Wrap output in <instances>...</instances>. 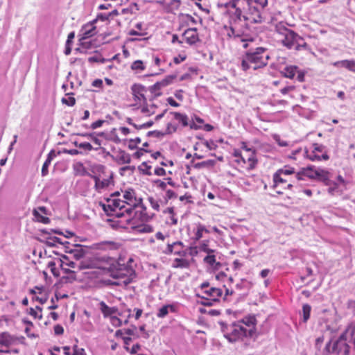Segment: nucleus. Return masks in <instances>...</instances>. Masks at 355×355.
Masks as SVG:
<instances>
[{"instance_id": "obj_27", "label": "nucleus", "mask_w": 355, "mask_h": 355, "mask_svg": "<svg viewBox=\"0 0 355 355\" xmlns=\"http://www.w3.org/2000/svg\"><path fill=\"white\" fill-rule=\"evenodd\" d=\"M257 320L254 316L250 315L243 318L241 320L239 321L238 323L245 325L248 328L247 330H252V336L255 333V325Z\"/></svg>"}, {"instance_id": "obj_12", "label": "nucleus", "mask_w": 355, "mask_h": 355, "mask_svg": "<svg viewBox=\"0 0 355 355\" xmlns=\"http://www.w3.org/2000/svg\"><path fill=\"white\" fill-rule=\"evenodd\" d=\"M306 155L312 162L327 161L329 159L326 147L317 143L313 144L310 150H306Z\"/></svg>"}, {"instance_id": "obj_30", "label": "nucleus", "mask_w": 355, "mask_h": 355, "mask_svg": "<svg viewBox=\"0 0 355 355\" xmlns=\"http://www.w3.org/2000/svg\"><path fill=\"white\" fill-rule=\"evenodd\" d=\"M97 268V262L92 259H85L78 263V270L96 269Z\"/></svg>"}, {"instance_id": "obj_40", "label": "nucleus", "mask_w": 355, "mask_h": 355, "mask_svg": "<svg viewBox=\"0 0 355 355\" xmlns=\"http://www.w3.org/2000/svg\"><path fill=\"white\" fill-rule=\"evenodd\" d=\"M78 280V277L76 276V272L73 271L72 272L67 273L63 275L61 278V281L64 284H72Z\"/></svg>"}, {"instance_id": "obj_46", "label": "nucleus", "mask_w": 355, "mask_h": 355, "mask_svg": "<svg viewBox=\"0 0 355 355\" xmlns=\"http://www.w3.org/2000/svg\"><path fill=\"white\" fill-rule=\"evenodd\" d=\"M58 262L62 266L70 267L72 269H78V263L69 260L66 256L63 257V260L59 259Z\"/></svg>"}, {"instance_id": "obj_36", "label": "nucleus", "mask_w": 355, "mask_h": 355, "mask_svg": "<svg viewBox=\"0 0 355 355\" xmlns=\"http://www.w3.org/2000/svg\"><path fill=\"white\" fill-rule=\"evenodd\" d=\"M171 114L173 116L174 119L182 126L186 127L189 125V118L186 114L178 112H172Z\"/></svg>"}, {"instance_id": "obj_10", "label": "nucleus", "mask_w": 355, "mask_h": 355, "mask_svg": "<svg viewBox=\"0 0 355 355\" xmlns=\"http://www.w3.org/2000/svg\"><path fill=\"white\" fill-rule=\"evenodd\" d=\"M230 342H236L243 337L252 336V330H247L244 325L239 323H234L230 327V331L225 336Z\"/></svg>"}, {"instance_id": "obj_13", "label": "nucleus", "mask_w": 355, "mask_h": 355, "mask_svg": "<svg viewBox=\"0 0 355 355\" xmlns=\"http://www.w3.org/2000/svg\"><path fill=\"white\" fill-rule=\"evenodd\" d=\"M121 198L127 205L128 209H130L132 211L142 202V199L137 196L136 191L132 189L121 191Z\"/></svg>"}, {"instance_id": "obj_17", "label": "nucleus", "mask_w": 355, "mask_h": 355, "mask_svg": "<svg viewBox=\"0 0 355 355\" xmlns=\"http://www.w3.org/2000/svg\"><path fill=\"white\" fill-rule=\"evenodd\" d=\"M137 207H138L139 209L135 212L133 217H132V214H130V220H127V222H130V220H135V222H148L154 217L155 214L149 213L147 210V207L142 203V202Z\"/></svg>"}, {"instance_id": "obj_42", "label": "nucleus", "mask_w": 355, "mask_h": 355, "mask_svg": "<svg viewBox=\"0 0 355 355\" xmlns=\"http://www.w3.org/2000/svg\"><path fill=\"white\" fill-rule=\"evenodd\" d=\"M53 151H51L50 153H49L46 159L45 160L44 163L43 164L42 168V175L46 176L49 173V166L52 161L53 156L55 155L53 154Z\"/></svg>"}, {"instance_id": "obj_15", "label": "nucleus", "mask_w": 355, "mask_h": 355, "mask_svg": "<svg viewBox=\"0 0 355 355\" xmlns=\"http://www.w3.org/2000/svg\"><path fill=\"white\" fill-rule=\"evenodd\" d=\"M159 107L153 102H149L145 105H141L137 108V112H139L144 116H150L156 114L155 120L157 121L163 117L166 112V110L158 113Z\"/></svg>"}, {"instance_id": "obj_29", "label": "nucleus", "mask_w": 355, "mask_h": 355, "mask_svg": "<svg viewBox=\"0 0 355 355\" xmlns=\"http://www.w3.org/2000/svg\"><path fill=\"white\" fill-rule=\"evenodd\" d=\"M40 211L42 214H46V208L44 207H40L37 208V209L33 210V214L36 220L44 224H48L50 222V219L48 217L41 214Z\"/></svg>"}, {"instance_id": "obj_5", "label": "nucleus", "mask_w": 355, "mask_h": 355, "mask_svg": "<svg viewBox=\"0 0 355 355\" xmlns=\"http://www.w3.org/2000/svg\"><path fill=\"white\" fill-rule=\"evenodd\" d=\"M132 262L133 259L130 258L126 265L119 262L117 263L116 270L112 275L114 278L118 279L117 282L114 283L115 285L126 286L132 282L136 276L135 270L132 266Z\"/></svg>"}, {"instance_id": "obj_57", "label": "nucleus", "mask_w": 355, "mask_h": 355, "mask_svg": "<svg viewBox=\"0 0 355 355\" xmlns=\"http://www.w3.org/2000/svg\"><path fill=\"white\" fill-rule=\"evenodd\" d=\"M56 243H62L60 241V239L58 237H50L48 238L46 241V245L49 246H54Z\"/></svg>"}, {"instance_id": "obj_52", "label": "nucleus", "mask_w": 355, "mask_h": 355, "mask_svg": "<svg viewBox=\"0 0 355 355\" xmlns=\"http://www.w3.org/2000/svg\"><path fill=\"white\" fill-rule=\"evenodd\" d=\"M350 336V340L355 347V324L349 326L345 330Z\"/></svg>"}, {"instance_id": "obj_35", "label": "nucleus", "mask_w": 355, "mask_h": 355, "mask_svg": "<svg viewBox=\"0 0 355 355\" xmlns=\"http://www.w3.org/2000/svg\"><path fill=\"white\" fill-rule=\"evenodd\" d=\"M116 160L119 164H129L131 162V157L125 151L120 150L116 156Z\"/></svg>"}, {"instance_id": "obj_22", "label": "nucleus", "mask_w": 355, "mask_h": 355, "mask_svg": "<svg viewBox=\"0 0 355 355\" xmlns=\"http://www.w3.org/2000/svg\"><path fill=\"white\" fill-rule=\"evenodd\" d=\"M94 246L96 250L108 251L116 250L121 247V245L112 241H105L95 243Z\"/></svg>"}, {"instance_id": "obj_23", "label": "nucleus", "mask_w": 355, "mask_h": 355, "mask_svg": "<svg viewBox=\"0 0 355 355\" xmlns=\"http://www.w3.org/2000/svg\"><path fill=\"white\" fill-rule=\"evenodd\" d=\"M177 78L176 75H169L166 76L164 79L162 80L155 83L152 87L151 90L153 92H157L158 91H160L164 87H167L170 84H171L173 80Z\"/></svg>"}, {"instance_id": "obj_2", "label": "nucleus", "mask_w": 355, "mask_h": 355, "mask_svg": "<svg viewBox=\"0 0 355 355\" xmlns=\"http://www.w3.org/2000/svg\"><path fill=\"white\" fill-rule=\"evenodd\" d=\"M101 206L107 216L119 218L118 222L121 223L122 227H125L127 220H130V214L132 211L128 209L119 192L112 193L105 202L101 204Z\"/></svg>"}, {"instance_id": "obj_44", "label": "nucleus", "mask_w": 355, "mask_h": 355, "mask_svg": "<svg viewBox=\"0 0 355 355\" xmlns=\"http://www.w3.org/2000/svg\"><path fill=\"white\" fill-rule=\"evenodd\" d=\"M169 309L171 310V312H174L175 311V309H174V306L173 305H165V306H163L162 307H161L159 309V311H158V312L157 313V316L158 318H164L166 315H168Z\"/></svg>"}, {"instance_id": "obj_25", "label": "nucleus", "mask_w": 355, "mask_h": 355, "mask_svg": "<svg viewBox=\"0 0 355 355\" xmlns=\"http://www.w3.org/2000/svg\"><path fill=\"white\" fill-rule=\"evenodd\" d=\"M19 338L10 335L7 332H3L0 335V345L9 347L18 341Z\"/></svg>"}, {"instance_id": "obj_41", "label": "nucleus", "mask_w": 355, "mask_h": 355, "mask_svg": "<svg viewBox=\"0 0 355 355\" xmlns=\"http://www.w3.org/2000/svg\"><path fill=\"white\" fill-rule=\"evenodd\" d=\"M70 254H72L73 257L76 260H80L85 254V250L83 248L82 246H77L76 248L70 250Z\"/></svg>"}, {"instance_id": "obj_6", "label": "nucleus", "mask_w": 355, "mask_h": 355, "mask_svg": "<svg viewBox=\"0 0 355 355\" xmlns=\"http://www.w3.org/2000/svg\"><path fill=\"white\" fill-rule=\"evenodd\" d=\"M232 155L237 166L244 171H249L253 170L258 163L256 151L241 152L238 149H235Z\"/></svg>"}, {"instance_id": "obj_54", "label": "nucleus", "mask_w": 355, "mask_h": 355, "mask_svg": "<svg viewBox=\"0 0 355 355\" xmlns=\"http://www.w3.org/2000/svg\"><path fill=\"white\" fill-rule=\"evenodd\" d=\"M74 168L76 171L80 175H85L87 173L86 168H85L84 165L80 162L77 163L75 165Z\"/></svg>"}, {"instance_id": "obj_4", "label": "nucleus", "mask_w": 355, "mask_h": 355, "mask_svg": "<svg viewBox=\"0 0 355 355\" xmlns=\"http://www.w3.org/2000/svg\"><path fill=\"white\" fill-rule=\"evenodd\" d=\"M275 33L277 42L288 49H294L296 51H301L308 46L302 37L286 27L282 23L276 25Z\"/></svg>"}, {"instance_id": "obj_58", "label": "nucleus", "mask_w": 355, "mask_h": 355, "mask_svg": "<svg viewBox=\"0 0 355 355\" xmlns=\"http://www.w3.org/2000/svg\"><path fill=\"white\" fill-rule=\"evenodd\" d=\"M202 144L209 150H215L217 148V145L213 140H205L202 142Z\"/></svg>"}, {"instance_id": "obj_59", "label": "nucleus", "mask_w": 355, "mask_h": 355, "mask_svg": "<svg viewBox=\"0 0 355 355\" xmlns=\"http://www.w3.org/2000/svg\"><path fill=\"white\" fill-rule=\"evenodd\" d=\"M33 300L39 302L40 304H43L46 302L48 297L46 295V293H42V295H40V296H35L33 297Z\"/></svg>"}, {"instance_id": "obj_60", "label": "nucleus", "mask_w": 355, "mask_h": 355, "mask_svg": "<svg viewBox=\"0 0 355 355\" xmlns=\"http://www.w3.org/2000/svg\"><path fill=\"white\" fill-rule=\"evenodd\" d=\"M178 127L175 124L172 123H168L166 126V134H173L177 131Z\"/></svg>"}, {"instance_id": "obj_38", "label": "nucleus", "mask_w": 355, "mask_h": 355, "mask_svg": "<svg viewBox=\"0 0 355 355\" xmlns=\"http://www.w3.org/2000/svg\"><path fill=\"white\" fill-rule=\"evenodd\" d=\"M146 64L141 60L134 61L130 65V69L135 73H141L146 69Z\"/></svg>"}, {"instance_id": "obj_11", "label": "nucleus", "mask_w": 355, "mask_h": 355, "mask_svg": "<svg viewBox=\"0 0 355 355\" xmlns=\"http://www.w3.org/2000/svg\"><path fill=\"white\" fill-rule=\"evenodd\" d=\"M328 174V171L324 169H315L313 166H308L306 168H302L300 171L297 172L295 175V178L297 180H304V178L306 177L312 180H325L327 178Z\"/></svg>"}, {"instance_id": "obj_53", "label": "nucleus", "mask_w": 355, "mask_h": 355, "mask_svg": "<svg viewBox=\"0 0 355 355\" xmlns=\"http://www.w3.org/2000/svg\"><path fill=\"white\" fill-rule=\"evenodd\" d=\"M148 201L150 203V207L156 211H159V201L155 199L153 197L150 196L148 198Z\"/></svg>"}, {"instance_id": "obj_37", "label": "nucleus", "mask_w": 355, "mask_h": 355, "mask_svg": "<svg viewBox=\"0 0 355 355\" xmlns=\"http://www.w3.org/2000/svg\"><path fill=\"white\" fill-rule=\"evenodd\" d=\"M100 309L105 317L110 316L116 312L115 307L108 306L104 302H100Z\"/></svg>"}, {"instance_id": "obj_62", "label": "nucleus", "mask_w": 355, "mask_h": 355, "mask_svg": "<svg viewBox=\"0 0 355 355\" xmlns=\"http://www.w3.org/2000/svg\"><path fill=\"white\" fill-rule=\"evenodd\" d=\"M153 173L157 176H165L166 175L165 169H164L162 167L159 166L153 169Z\"/></svg>"}, {"instance_id": "obj_26", "label": "nucleus", "mask_w": 355, "mask_h": 355, "mask_svg": "<svg viewBox=\"0 0 355 355\" xmlns=\"http://www.w3.org/2000/svg\"><path fill=\"white\" fill-rule=\"evenodd\" d=\"M332 65L336 67H344L350 71L355 73V60H344L336 61L332 63Z\"/></svg>"}, {"instance_id": "obj_51", "label": "nucleus", "mask_w": 355, "mask_h": 355, "mask_svg": "<svg viewBox=\"0 0 355 355\" xmlns=\"http://www.w3.org/2000/svg\"><path fill=\"white\" fill-rule=\"evenodd\" d=\"M311 307L310 305L306 304L303 305L302 311H303V320L304 322H306L309 318L311 314Z\"/></svg>"}, {"instance_id": "obj_45", "label": "nucleus", "mask_w": 355, "mask_h": 355, "mask_svg": "<svg viewBox=\"0 0 355 355\" xmlns=\"http://www.w3.org/2000/svg\"><path fill=\"white\" fill-rule=\"evenodd\" d=\"M78 135L90 138L93 143L96 146V147H93L94 150H98L101 148V141L94 134H78Z\"/></svg>"}, {"instance_id": "obj_55", "label": "nucleus", "mask_w": 355, "mask_h": 355, "mask_svg": "<svg viewBox=\"0 0 355 355\" xmlns=\"http://www.w3.org/2000/svg\"><path fill=\"white\" fill-rule=\"evenodd\" d=\"M61 101L63 104H65L68 106H73L76 103V99L73 96H67L62 98Z\"/></svg>"}, {"instance_id": "obj_56", "label": "nucleus", "mask_w": 355, "mask_h": 355, "mask_svg": "<svg viewBox=\"0 0 355 355\" xmlns=\"http://www.w3.org/2000/svg\"><path fill=\"white\" fill-rule=\"evenodd\" d=\"M30 293L33 295L39 294L42 295V293H45V288L43 286H36L30 290Z\"/></svg>"}, {"instance_id": "obj_47", "label": "nucleus", "mask_w": 355, "mask_h": 355, "mask_svg": "<svg viewBox=\"0 0 355 355\" xmlns=\"http://www.w3.org/2000/svg\"><path fill=\"white\" fill-rule=\"evenodd\" d=\"M47 268L50 270L53 276L58 277L60 276V270L57 267V263L55 261H50L47 264Z\"/></svg>"}, {"instance_id": "obj_49", "label": "nucleus", "mask_w": 355, "mask_h": 355, "mask_svg": "<svg viewBox=\"0 0 355 355\" xmlns=\"http://www.w3.org/2000/svg\"><path fill=\"white\" fill-rule=\"evenodd\" d=\"M199 248L201 251L207 254H213L215 252V250L209 248V241H202L199 245Z\"/></svg>"}, {"instance_id": "obj_24", "label": "nucleus", "mask_w": 355, "mask_h": 355, "mask_svg": "<svg viewBox=\"0 0 355 355\" xmlns=\"http://www.w3.org/2000/svg\"><path fill=\"white\" fill-rule=\"evenodd\" d=\"M191 261L186 257H177L173 259L171 267L173 268L188 269L191 266Z\"/></svg>"}, {"instance_id": "obj_20", "label": "nucleus", "mask_w": 355, "mask_h": 355, "mask_svg": "<svg viewBox=\"0 0 355 355\" xmlns=\"http://www.w3.org/2000/svg\"><path fill=\"white\" fill-rule=\"evenodd\" d=\"M281 73L284 77L289 79H293L295 76L297 74V80L299 82L304 81L305 72L302 70H299L298 67L295 65L286 66L281 71Z\"/></svg>"}, {"instance_id": "obj_48", "label": "nucleus", "mask_w": 355, "mask_h": 355, "mask_svg": "<svg viewBox=\"0 0 355 355\" xmlns=\"http://www.w3.org/2000/svg\"><path fill=\"white\" fill-rule=\"evenodd\" d=\"M73 144L76 147L80 149H83L85 152H89L94 150L93 146L88 142L79 143L78 141H75Z\"/></svg>"}, {"instance_id": "obj_16", "label": "nucleus", "mask_w": 355, "mask_h": 355, "mask_svg": "<svg viewBox=\"0 0 355 355\" xmlns=\"http://www.w3.org/2000/svg\"><path fill=\"white\" fill-rule=\"evenodd\" d=\"M131 94L136 105L144 103L146 101L147 89L141 84L135 83L131 87Z\"/></svg>"}, {"instance_id": "obj_31", "label": "nucleus", "mask_w": 355, "mask_h": 355, "mask_svg": "<svg viewBox=\"0 0 355 355\" xmlns=\"http://www.w3.org/2000/svg\"><path fill=\"white\" fill-rule=\"evenodd\" d=\"M94 22H91L85 25L82 28V39H87L96 35V26H94Z\"/></svg>"}, {"instance_id": "obj_28", "label": "nucleus", "mask_w": 355, "mask_h": 355, "mask_svg": "<svg viewBox=\"0 0 355 355\" xmlns=\"http://www.w3.org/2000/svg\"><path fill=\"white\" fill-rule=\"evenodd\" d=\"M164 214H167L166 223L169 225H176L178 224V218L175 213L173 207H167L163 211Z\"/></svg>"}, {"instance_id": "obj_63", "label": "nucleus", "mask_w": 355, "mask_h": 355, "mask_svg": "<svg viewBox=\"0 0 355 355\" xmlns=\"http://www.w3.org/2000/svg\"><path fill=\"white\" fill-rule=\"evenodd\" d=\"M72 355H86V354L84 349L79 348L77 345H74Z\"/></svg>"}, {"instance_id": "obj_21", "label": "nucleus", "mask_w": 355, "mask_h": 355, "mask_svg": "<svg viewBox=\"0 0 355 355\" xmlns=\"http://www.w3.org/2000/svg\"><path fill=\"white\" fill-rule=\"evenodd\" d=\"M183 42L189 45L195 44L199 40L198 31L196 28L187 29L182 35Z\"/></svg>"}, {"instance_id": "obj_43", "label": "nucleus", "mask_w": 355, "mask_h": 355, "mask_svg": "<svg viewBox=\"0 0 355 355\" xmlns=\"http://www.w3.org/2000/svg\"><path fill=\"white\" fill-rule=\"evenodd\" d=\"M42 309L39 306H37L35 309L31 307L27 310V313L30 315H31L35 319L38 318L39 320L42 318Z\"/></svg>"}, {"instance_id": "obj_33", "label": "nucleus", "mask_w": 355, "mask_h": 355, "mask_svg": "<svg viewBox=\"0 0 355 355\" xmlns=\"http://www.w3.org/2000/svg\"><path fill=\"white\" fill-rule=\"evenodd\" d=\"M209 230L207 229L205 225L201 223H198L196 225L193 240L198 241L202 238L204 233L209 234Z\"/></svg>"}, {"instance_id": "obj_7", "label": "nucleus", "mask_w": 355, "mask_h": 355, "mask_svg": "<svg viewBox=\"0 0 355 355\" xmlns=\"http://www.w3.org/2000/svg\"><path fill=\"white\" fill-rule=\"evenodd\" d=\"M96 168L98 173L92 175V178L95 182L96 190L101 192L114 184L113 173L103 165H98Z\"/></svg>"}, {"instance_id": "obj_9", "label": "nucleus", "mask_w": 355, "mask_h": 355, "mask_svg": "<svg viewBox=\"0 0 355 355\" xmlns=\"http://www.w3.org/2000/svg\"><path fill=\"white\" fill-rule=\"evenodd\" d=\"M350 338L349 335L345 331L339 338L333 343L331 350V342L326 345V349L329 352L335 353L337 355H348L349 352V346L347 343V340Z\"/></svg>"}, {"instance_id": "obj_34", "label": "nucleus", "mask_w": 355, "mask_h": 355, "mask_svg": "<svg viewBox=\"0 0 355 355\" xmlns=\"http://www.w3.org/2000/svg\"><path fill=\"white\" fill-rule=\"evenodd\" d=\"M203 261L205 263L211 266L215 270L219 269V268L221 266V263L220 262L216 261L214 253L207 254V255L204 258Z\"/></svg>"}, {"instance_id": "obj_3", "label": "nucleus", "mask_w": 355, "mask_h": 355, "mask_svg": "<svg viewBox=\"0 0 355 355\" xmlns=\"http://www.w3.org/2000/svg\"><path fill=\"white\" fill-rule=\"evenodd\" d=\"M269 58L266 48L257 47L254 51L246 52L241 58V68L245 72L262 69L268 64Z\"/></svg>"}, {"instance_id": "obj_64", "label": "nucleus", "mask_w": 355, "mask_h": 355, "mask_svg": "<svg viewBox=\"0 0 355 355\" xmlns=\"http://www.w3.org/2000/svg\"><path fill=\"white\" fill-rule=\"evenodd\" d=\"M175 198H177V194L174 191L168 189L166 191L165 199L166 201Z\"/></svg>"}, {"instance_id": "obj_8", "label": "nucleus", "mask_w": 355, "mask_h": 355, "mask_svg": "<svg viewBox=\"0 0 355 355\" xmlns=\"http://www.w3.org/2000/svg\"><path fill=\"white\" fill-rule=\"evenodd\" d=\"M200 288L207 299H210L214 302H218L220 298H223L224 301H228L229 297L234 294L233 290L227 288H225V292L223 294L222 288L211 286L208 282H203L200 285Z\"/></svg>"}, {"instance_id": "obj_18", "label": "nucleus", "mask_w": 355, "mask_h": 355, "mask_svg": "<svg viewBox=\"0 0 355 355\" xmlns=\"http://www.w3.org/2000/svg\"><path fill=\"white\" fill-rule=\"evenodd\" d=\"M164 252L167 254H173L180 257H186L188 254L187 249L182 241L168 243Z\"/></svg>"}, {"instance_id": "obj_50", "label": "nucleus", "mask_w": 355, "mask_h": 355, "mask_svg": "<svg viewBox=\"0 0 355 355\" xmlns=\"http://www.w3.org/2000/svg\"><path fill=\"white\" fill-rule=\"evenodd\" d=\"M140 171L145 175H151L153 174V168L151 166L144 162L139 166Z\"/></svg>"}, {"instance_id": "obj_32", "label": "nucleus", "mask_w": 355, "mask_h": 355, "mask_svg": "<svg viewBox=\"0 0 355 355\" xmlns=\"http://www.w3.org/2000/svg\"><path fill=\"white\" fill-rule=\"evenodd\" d=\"M192 166L196 169L200 168H211L216 164V162L214 159H208L201 162L196 163L193 159L191 161Z\"/></svg>"}, {"instance_id": "obj_39", "label": "nucleus", "mask_w": 355, "mask_h": 355, "mask_svg": "<svg viewBox=\"0 0 355 355\" xmlns=\"http://www.w3.org/2000/svg\"><path fill=\"white\" fill-rule=\"evenodd\" d=\"M275 173L283 177L293 174L295 175L297 173V172H295V168L290 166H285L282 168H279Z\"/></svg>"}, {"instance_id": "obj_1", "label": "nucleus", "mask_w": 355, "mask_h": 355, "mask_svg": "<svg viewBox=\"0 0 355 355\" xmlns=\"http://www.w3.org/2000/svg\"><path fill=\"white\" fill-rule=\"evenodd\" d=\"M267 5L268 0H230L226 3L230 24L227 35L241 37L248 24L261 23L262 12Z\"/></svg>"}, {"instance_id": "obj_61", "label": "nucleus", "mask_w": 355, "mask_h": 355, "mask_svg": "<svg viewBox=\"0 0 355 355\" xmlns=\"http://www.w3.org/2000/svg\"><path fill=\"white\" fill-rule=\"evenodd\" d=\"M181 6V0H171L169 4L171 10H178Z\"/></svg>"}, {"instance_id": "obj_14", "label": "nucleus", "mask_w": 355, "mask_h": 355, "mask_svg": "<svg viewBox=\"0 0 355 355\" xmlns=\"http://www.w3.org/2000/svg\"><path fill=\"white\" fill-rule=\"evenodd\" d=\"M293 184L288 182V180L276 173L272 175V188L278 194H283L286 190H291Z\"/></svg>"}, {"instance_id": "obj_19", "label": "nucleus", "mask_w": 355, "mask_h": 355, "mask_svg": "<svg viewBox=\"0 0 355 355\" xmlns=\"http://www.w3.org/2000/svg\"><path fill=\"white\" fill-rule=\"evenodd\" d=\"M148 222L130 220L127 222L125 225H128L129 227L136 233L148 234L152 233L154 231V227L151 225L147 223Z\"/></svg>"}]
</instances>
